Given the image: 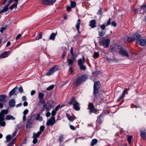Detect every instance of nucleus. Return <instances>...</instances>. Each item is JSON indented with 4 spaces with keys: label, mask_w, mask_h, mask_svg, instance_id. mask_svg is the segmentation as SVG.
Masks as SVG:
<instances>
[{
    "label": "nucleus",
    "mask_w": 146,
    "mask_h": 146,
    "mask_svg": "<svg viewBox=\"0 0 146 146\" xmlns=\"http://www.w3.org/2000/svg\"><path fill=\"white\" fill-rule=\"evenodd\" d=\"M70 105L73 104L74 109L76 111L80 110V107L79 104L74 98H72L69 102Z\"/></svg>",
    "instance_id": "obj_1"
},
{
    "label": "nucleus",
    "mask_w": 146,
    "mask_h": 146,
    "mask_svg": "<svg viewBox=\"0 0 146 146\" xmlns=\"http://www.w3.org/2000/svg\"><path fill=\"white\" fill-rule=\"evenodd\" d=\"M7 113V111L5 110H2L0 112V125L1 126H4L6 123L4 121L5 114Z\"/></svg>",
    "instance_id": "obj_2"
},
{
    "label": "nucleus",
    "mask_w": 146,
    "mask_h": 146,
    "mask_svg": "<svg viewBox=\"0 0 146 146\" xmlns=\"http://www.w3.org/2000/svg\"><path fill=\"white\" fill-rule=\"evenodd\" d=\"M87 76L86 75H83L78 77L76 80L75 84L79 85L85 81L87 79Z\"/></svg>",
    "instance_id": "obj_3"
},
{
    "label": "nucleus",
    "mask_w": 146,
    "mask_h": 146,
    "mask_svg": "<svg viewBox=\"0 0 146 146\" xmlns=\"http://www.w3.org/2000/svg\"><path fill=\"white\" fill-rule=\"evenodd\" d=\"M35 120V119L33 117V116H32L30 117L28 120L25 125L26 128H31L32 125L34 124Z\"/></svg>",
    "instance_id": "obj_4"
},
{
    "label": "nucleus",
    "mask_w": 146,
    "mask_h": 146,
    "mask_svg": "<svg viewBox=\"0 0 146 146\" xmlns=\"http://www.w3.org/2000/svg\"><path fill=\"white\" fill-rule=\"evenodd\" d=\"M58 67L57 66H55L51 69L49 70L46 72V75L48 76H50L53 74L58 69Z\"/></svg>",
    "instance_id": "obj_5"
},
{
    "label": "nucleus",
    "mask_w": 146,
    "mask_h": 146,
    "mask_svg": "<svg viewBox=\"0 0 146 146\" xmlns=\"http://www.w3.org/2000/svg\"><path fill=\"white\" fill-rule=\"evenodd\" d=\"M100 84L99 81L95 82L94 86L93 94L95 96L96 95L98 94L99 92V84Z\"/></svg>",
    "instance_id": "obj_6"
},
{
    "label": "nucleus",
    "mask_w": 146,
    "mask_h": 146,
    "mask_svg": "<svg viewBox=\"0 0 146 146\" xmlns=\"http://www.w3.org/2000/svg\"><path fill=\"white\" fill-rule=\"evenodd\" d=\"M56 1V0H42L41 3L42 5H49L53 4Z\"/></svg>",
    "instance_id": "obj_7"
},
{
    "label": "nucleus",
    "mask_w": 146,
    "mask_h": 146,
    "mask_svg": "<svg viewBox=\"0 0 146 146\" xmlns=\"http://www.w3.org/2000/svg\"><path fill=\"white\" fill-rule=\"evenodd\" d=\"M55 123V119L54 117H51L48 121L46 123L47 126L52 125Z\"/></svg>",
    "instance_id": "obj_8"
},
{
    "label": "nucleus",
    "mask_w": 146,
    "mask_h": 146,
    "mask_svg": "<svg viewBox=\"0 0 146 146\" xmlns=\"http://www.w3.org/2000/svg\"><path fill=\"white\" fill-rule=\"evenodd\" d=\"M88 108L90 110V112L92 113L93 112L96 113L97 111V110L95 108L92 103H90L88 105Z\"/></svg>",
    "instance_id": "obj_9"
},
{
    "label": "nucleus",
    "mask_w": 146,
    "mask_h": 146,
    "mask_svg": "<svg viewBox=\"0 0 146 146\" xmlns=\"http://www.w3.org/2000/svg\"><path fill=\"white\" fill-rule=\"evenodd\" d=\"M132 37L133 40H135L136 42L139 41V40L141 38L140 35L138 33H135L132 35Z\"/></svg>",
    "instance_id": "obj_10"
},
{
    "label": "nucleus",
    "mask_w": 146,
    "mask_h": 146,
    "mask_svg": "<svg viewBox=\"0 0 146 146\" xmlns=\"http://www.w3.org/2000/svg\"><path fill=\"white\" fill-rule=\"evenodd\" d=\"M119 53L121 55L124 56H126L127 57H129L128 53L125 50L123 49L122 48L120 50Z\"/></svg>",
    "instance_id": "obj_11"
},
{
    "label": "nucleus",
    "mask_w": 146,
    "mask_h": 146,
    "mask_svg": "<svg viewBox=\"0 0 146 146\" xmlns=\"http://www.w3.org/2000/svg\"><path fill=\"white\" fill-rule=\"evenodd\" d=\"M140 134L142 139H146V129L144 128H142Z\"/></svg>",
    "instance_id": "obj_12"
},
{
    "label": "nucleus",
    "mask_w": 146,
    "mask_h": 146,
    "mask_svg": "<svg viewBox=\"0 0 146 146\" xmlns=\"http://www.w3.org/2000/svg\"><path fill=\"white\" fill-rule=\"evenodd\" d=\"M110 40L108 39H107L105 40H104L102 42V45H103L104 47H107L109 46Z\"/></svg>",
    "instance_id": "obj_13"
},
{
    "label": "nucleus",
    "mask_w": 146,
    "mask_h": 146,
    "mask_svg": "<svg viewBox=\"0 0 146 146\" xmlns=\"http://www.w3.org/2000/svg\"><path fill=\"white\" fill-rule=\"evenodd\" d=\"M137 43L141 46H144L146 44V40L145 39L141 40V38Z\"/></svg>",
    "instance_id": "obj_14"
},
{
    "label": "nucleus",
    "mask_w": 146,
    "mask_h": 146,
    "mask_svg": "<svg viewBox=\"0 0 146 146\" xmlns=\"http://www.w3.org/2000/svg\"><path fill=\"white\" fill-rule=\"evenodd\" d=\"M89 25L93 28L96 27V20L94 19L91 20L90 21Z\"/></svg>",
    "instance_id": "obj_15"
},
{
    "label": "nucleus",
    "mask_w": 146,
    "mask_h": 146,
    "mask_svg": "<svg viewBox=\"0 0 146 146\" xmlns=\"http://www.w3.org/2000/svg\"><path fill=\"white\" fill-rule=\"evenodd\" d=\"M72 59L68 58L67 60V62H68V65L70 66L73 64L75 60V57H72Z\"/></svg>",
    "instance_id": "obj_16"
},
{
    "label": "nucleus",
    "mask_w": 146,
    "mask_h": 146,
    "mask_svg": "<svg viewBox=\"0 0 146 146\" xmlns=\"http://www.w3.org/2000/svg\"><path fill=\"white\" fill-rule=\"evenodd\" d=\"M57 34V32H56L55 33H52L50 35L49 37V39L50 40H52V41L54 40L55 36Z\"/></svg>",
    "instance_id": "obj_17"
},
{
    "label": "nucleus",
    "mask_w": 146,
    "mask_h": 146,
    "mask_svg": "<svg viewBox=\"0 0 146 146\" xmlns=\"http://www.w3.org/2000/svg\"><path fill=\"white\" fill-rule=\"evenodd\" d=\"M122 48L121 46L119 45L115 44V52H116V53L119 52Z\"/></svg>",
    "instance_id": "obj_18"
},
{
    "label": "nucleus",
    "mask_w": 146,
    "mask_h": 146,
    "mask_svg": "<svg viewBox=\"0 0 146 146\" xmlns=\"http://www.w3.org/2000/svg\"><path fill=\"white\" fill-rule=\"evenodd\" d=\"M85 58L84 56H83L82 60L80 59L78 61V64L79 66L83 65L85 63Z\"/></svg>",
    "instance_id": "obj_19"
},
{
    "label": "nucleus",
    "mask_w": 146,
    "mask_h": 146,
    "mask_svg": "<svg viewBox=\"0 0 146 146\" xmlns=\"http://www.w3.org/2000/svg\"><path fill=\"white\" fill-rule=\"evenodd\" d=\"M80 22H81L80 19H78V21L77 22V23H76V27L78 31V33H80L79 31V28L80 27Z\"/></svg>",
    "instance_id": "obj_20"
},
{
    "label": "nucleus",
    "mask_w": 146,
    "mask_h": 146,
    "mask_svg": "<svg viewBox=\"0 0 146 146\" xmlns=\"http://www.w3.org/2000/svg\"><path fill=\"white\" fill-rule=\"evenodd\" d=\"M15 101L14 99L11 100L9 102V105L10 107H14L15 105Z\"/></svg>",
    "instance_id": "obj_21"
},
{
    "label": "nucleus",
    "mask_w": 146,
    "mask_h": 146,
    "mask_svg": "<svg viewBox=\"0 0 146 146\" xmlns=\"http://www.w3.org/2000/svg\"><path fill=\"white\" fill-rule=\"evenodd\" d=\"M7 52H5L0 56V59L7 57L8 56Z\"/></svg>",
    "instance_id": "obj_22"
},
{
    "label": "nucleus",
    "mask_w": 146,
    "mask_h": 146,
    "mask_svg": "<svg viewBox=\"0 0 146 146\" xmlns=\"http://www.w3.org/2000/svg\"><path fill=\"white\" fill-rule=\"evenodd\" d=\"M5 119L7 120H14L15 118L13 116L10 115H7L5 118Z\"/></svg>",
    "instance_id": "obj_23"
},
{
    "label": "nucleus",
    "mask_w": 146,
    "mask_h": 146,
    "mask_svg": "<svg viewBox=\"0 0 146 146\" xmlns=\"http://www.w3.org/2000/svg\"><path fill=\"white\" fill-rule=\"evenodd\" d=\"M36 119L39 121H42V117L41 116L39 113L37 115V116L36 118Z\"/></svg>",
    "instance_id": "obj_24"
},
{
    "label": "nucleus",
    "mask_w": 146,
    "mask_h": 146,
    "mask_svg": "<svg viewBox=\"0 0 146 146\" xmlns=\"http://www.w3.org/2000/svg\"><path fill=\"white\" fill-rule=\"evenodd\" d=\"M66 116L68 118V119L70 121H72L74 120V119L73 117L71 116L69 114L66 113Z\"/></svg>",
    "instance_id": "obj_25"
},
{
    "label": "nucleus",
    "mask_w": 146,
    "mask_h": 146,
    "mask_svg": "<svg viewBox=\"0 0 146 146\" xmlns=\"http://www.w3.org/2000/svg\"><path fill=\"white\" fill-rule=\"evenodd\" d=\"M17 88V87H15L9 93L10 96H11L14 94L15 92L16 89Z\"/></svg>",
    "instance_id": "obj_26"
},
{
    "label": "nucleus",
    "mask_w": 146,
    "mask_h": 146,
    "mask_svg": "<svg viewBox=\"0 0 146 146\" xmlns=\"http://www.w3.org/2000/svg\"><path fill=\"white\" fill-rule=\"evenodd\" d=\"M18 4V3L17 2L13 4L9 7V9L11 10L14 8H15L17 7V6Z\"/></svg>",
    "instance_id": "obj_27"
},
{
    "label": "nucleus",
    "mask_w": 146,
    "mask_h": 146,
    "mask_svg": "<svg viewBox=\"0 0 146 146\" xmlns=\"http://www.w3.org/2000/svg\"><path fill=\"white\" fill-rule=\"evenodd\" d=\"M41 132L39 131L38 132L36 133H34L33 134V137L36 138L38 137L41 134Z\"/></svg>",
    "instance_id": "obj_28"
},
{
    "label": "nucleus",
    "mask_w": 146,
    "mask_h": 146,
    "mask_svg": "<svg viewBox=\"0 0 146 146\" xmlns=\"http://www.w3.org/2000/svg\"><path fill=\"white\" fill-rule=\"evenodd\" d=\"M12 137L11 135H8L6 136V141H5V143H7L9 141H10Z\"/></svg>",
    "instance_id": "obj_29"
},
{
    "label": "nucleus",
    "mask_w": 146,
    "mask_h": 146,
    "mask_svg": "<svg viewBox=\"0 0 146 146\" xmlns=\"http://www.w3.org/2000/svg\"><path fill=\"white\" fill-rule=\"evenodd\" d=\"M98 140L96 139H93L91 141V145L93 146L96 144Z\"/></svg>",
    "instance_id": "obj_30"
},
{
    "label": "nucleus",
    "mask_w": 146,
    "mask_h": 146,
    "mask_svg": "<svg viewBox=\"0 0 146 146\" xmlns=\"http://www.w3.org/2000/svg\"><path fill=\"white\" fill-rule=\"evenodd\" d=\"M106 32V31L102 30V31H99L98 32V34L100 36H103L105 34Z\"/></svg>",
    "instance_id": "obj_31"
},
{
    "label": "nucleus",
    "mask_w": 146,
    "mask_h": 146,
    "mask_svg": "<svg viewBox=\"0 0 146 146\" xmlns=\"http://www.w3.org/2000/svg\"><path fill=\"white\" fill-rule=\"evenodd\" d=\"M6 97V96L5 95H0V102L3 101Z\"/></svg>",
    "instance_id": "obj_32"
},
{
    "label": "nucleus",
    "mask_w": 146,
    "mask_h": 146,
    "mask_svg": "<svg viewBox=\"0 0 146 146\" xmlns=\"http://www.w3.org/2000/svg\"><path fill=\"white\" fill-rule=\"evenodd\" d=\"M70 5L71 6L72 8H74L76 7V3L74 1H71L70 3Z\"/></svg>",
    "instance_id": "obj_33"
},
{
    "label": "nucleus",
    "mask_w": 146,
    "mask_h": 146,
    "mask_svg": "<svg viewBox=\"0 0 146 146\" xmlns=\"http://www.w3.org/2000/svg\"><path fill=\"white\" fill-rule=\"evenodd\" d=\"M45 109H46V111H49L48 108L46 107V105L45 104H44L43 105V106L42 108V111H43L45 110Z\"/></svg>",
    "instance_id": "obj_34"
},
{
    "label": "nucleus",
    "mask_w": 146,
    "mask_h": 146,
    "mask_svg": "<svg viewBox=\"0 0 146 146\" xmlns=\"http://www.w3.org/2000/svg\"><path fill=\"white\" fill-rule=\"evenodd\" d=\"M44 97L43 94L41 92H40L38 93V97L39 99H43Z\"/></svg>",
    "instance_id": "obj_35"
},
{
    "label": "nucleus",
    "mask_w": 146,
    "mask_h": 146,
    "mask_svg": "<svg viewBox=\"0 0 146 146\" xmlns=\"http://www.w3.org/2000/svg\"><path fill=\"white\" fill-rule=\"evenodd\" d=\"M111 51L112 52H115V44L111 45L110 47Z\"/></svg>",
    "instance_id": "obj_36"
},
{
    "label": "nucleus",
    "mask_w": 146,
    "mask_h": 146,
    "mask_svg": "<svg viewBox=\"0 0 146 146\" xmlns=\"http://www.w3.org/2000/svg\"><path fill=\"white\" fill-rule=\"evenodd\" d=\"M128 90V89H127V88H125L124 90L123 91L122 93V95L121 96V98H123L125 96V91H127Z\"/></svg>",
    "instance_id": "obj_37"
},
{
    "label": "nucleus",
    "mask_w": 146,
    "mask_h": 146,
    "mask_svg": "<svg viewBox=\"0 0 146 146\" xmlns=\"http://www.w3.org/2000/svg\"><path fill=\"white\" fill-rule=\"evenodd\" d=\"M80 68L82 70H84L86 69V67L84 65H81L79 66Z\"/></svg>",
    "instance_id": "obj_38"
},
{
    "label": "nucleus",
    "mask_w": 146,
    "mask_h": 146,
    "mask_svg": "<svg viewBox=\"0 0 146 146\" xmlns=\"http://www.w3.org/2000/svg\"><path fill=\"white\" fill-rule=\"evenodd\" d=\"M8 7H6L5 6L4 7L3 9L1 10V11L2 13H3L4 12H5L7 11L8 10Z\"/></svg>",
    "instance_id": "obj_39"
},
{
    "label": "nucleus",
    "mask_w": 146,
    "mask_h": 146,
    "mask_svg": "<svg viewBox=\"0 0 146 146\" xmlns=\"http://www.w3.org/2000/svg\"><path fill=\"white\" fill-rule=\"evenodd\" d=\"M132 137V136L131 135L127 137V141L129 144L131 143Z\"/></svg>",
    "instance_id": "obj_40"
},
{
    "label": "nucleus",
    "mask_w": 146,
    "mask_h": 146,
    "mask_svg": "<svg viewBox=\"0 0 146 146\" xmlns=\"http://www.w3.org/2000/svg\"><path fill=\"white\" fill-rule=\"evenodd\" d=\"M54 87V86L53 85H51L50 86L46 88V90L48 91H49L52 90Z\"/></svg>",
    "instance_id": "obj_41"
},
{
    "label": "nucleus",
    "mask_w": 146,
    "mask_h": 146,
    "mask_svg": "<svg viewBox=\"0 0 146 146\" xmlns=\"http://www.w3.org/2000/svg\"><path fill=\"white\" fill-rule=\"evenodd\" d=\"M127 40L128 42H133V39L132 36L131 37V38H130L129 37H128L127 39Z\"/></svg>",
    "instance_id": "obj_42"
},
{
    "label": "nucleus",
    "mask_w": 146,
    "mask_h": 146,
    "mask_svg": "<svg viewBox=\"0 0 146 146\" xmlns=\"http://www.w3.org/2000/svg\"><path fill=\"white\" fill-rule=\"evenodd\" d=\"M106 27V26L104 24H102L100 26V28L102 30L105 31Z\"/></svg>",
    "instance_id": "obj_43"
},
{
    "label": "nucleus",
    "mask_w": 146,
    "mask_h": 146,
    "mask_svg": "<svg viewBox=\"0 0 146 146\" xmlns=\"http://www.w3.org/2000/svg\"><path fill=\"white\" fill-rule=\"evenodd\" d=\"M70 53L72 57H74V54L73 53V47H71V48Z\"/></svg>",
    "instance_id": "obj_44"
},
{
    "label": "nucleus",
    "mask_w": 146,
    "mask_h": 146,
    "mask_svg": "<svg viewBox=\"0 0 146 146\" xmlns=\"http://www.w3.org/2000/svg\"><path fill=\"white\" fill-rule=\"evenodd\" d=\"M99 56V54L98 52H95L93 55V57L94 58H97Z\"/></svg>",
    "instance_id": "obj_45"
},
{
    "label": "nucleus",
    "mask_w": 146,
    "mask_h": 146,
    "mask_svg": "<svg viewBox=\"0 0 146 146\" xmlns=\"http://www.w3.org/2000/svg\"><path fill=\"white\" fill-rule=\"evenodd\" d=\"M42 35L41 33H40L38 35L37 38H36V40H38L40 39H41L42 38Z\"/></svg>",
    "instance_id": "obj_46"
},
{
    "label": "nucleus",
    "mask_w": 146,
    "mask_h": 146,
    "mask_svg": "<svg viewBox=\"0 0 146 146\" xmlns=\"http://www.w3.org/2000/svg\"><path fill=\"white\" fill-rule=\"evenodd\" d=\"M34 139L33 140V143L35 144L38 141V140L36 139V138L33 137Z\"/></svg>",
    "instance_id": "obj_47"
},
{
    "label": "nucleus",
    "mask_w": 146,
    "mask_h": 146,
    "mask_svg": "<svg viewBox=\"0 0 146 146\" xmlns=\"http://www.w3.org/2000/svg\"><path fill=\"white\" fill-rule=\"evenodd\" d=\"M72 7L71 6H68L67 7L66 9L68 12H70L71 10Z\"/></svg>",
    "instance_id": "obj_48"
},
{
    "label": "nucleus",
    "mask_w": 146,
    "mask_h": 146,
    "mask_svg": "<svg viewBox=\"0 0 146 146\" xmlns=\"http://www.w3.org/2000/svg\"><path fill=\"white\" fill-rule=\"evenodd\" d=\"M44 126H41L40 127V132L41 131L43 132L44 131Z\"/></svg>",
    "instance_id": "obj_49"
},
{
    "label": "nucleus",
    "mask_w": 146,
    "mask_h": 146,
    "mask_svg": "<svg viewBox=\"0 0 146 146\" xmlns=\"http://www.w3.org/2000/svg\"><path fill=\"white\" fill-rule=\"evenodd\" d=\"M29 112V111L28 110L26 109L23 112V114H24L25 115H26Z\"/></svg>",
    "instance_id": "obj_50"
},
{
    "label": "nucleus",
    "mask_w": 146,
    "mask_h": 146,
    "mask_svg": "<svg viewBox=\"0 0 146 146\" xmlns=\"http://www.w3.org/2000/svg\"><path fill=\"white\" fill-rule=\"evenodd\" d=\"M19 92L20 93H22L23 91V89L22 86H20L19 88Z\"/></svg>",
    "instance_id": "obj_51"
},
{
    "label": "nucleus",
    "mask_w": 146,
    "mask_h": 146,
    "mask_svg": "<svg viewBox=\"0 0 146 146\" xmlns=\"http://www.w3.org/2000/svg\"><path fill=\"white\" fill-rule=\"evenodd\" d=\"M60 105H59L58 106H57L55 107L54 110L56 111H57L60 108Z\"/></svg>",
    "instance_id": "obj_52"
},
{
    "label": "nucleus",
    "mask_w": 146,
    "mask_h": 146,
    "mask_svg": "<svg viewBox=\"0 0 146 146\" xmlns=\"http://www.w3.org/2000/svg\"><path fill=\"white\" fill-rule=\"evenodd\" d=\"M111 19L110 18L108 20V21L107 23V26L109 25H110V22H111Z\"/></svg>",
    "instance_id": "obj_53"
},
{
    "label": "nucleus",
    "mask_w": 146,
    "mask_h": 146,
    "mask_svg": "<svg viewBox=\"0 0 146 146\" xmlns=\"http://www.w3.org/2000/svg\"><path fill=\"white\" fill-rule=\"evenodd\" d=\"M69 70L71 74H72L74 70L71 66L70 67Z\"/></svg>",
    "instance_id": "obj_54"
},
{
    "label": "nucleus",
    "mask_w": 146,
    "mask_h": 146,
    "mask_svg": "<svg viewBox=\"0 0 146 146\" xmlns=\"http://www.w3.org/2000/svg\"><path fill=\"white\" fill-rule=\"evenodd\" d=\"M56 111L54 110H53L51 112V115L52 116L56 114Z\"/></svg>",
    "instance_id": "obj_55"
},
{
    "label": "nucleus",
    "mask_w": 146,
    "mask_h": 146,
    "mask_svg": "<svg viewBox=\"0 0 146 146\" xmlns=\"http://www.w3.org/2000/svg\"><path fill=\"white\" fill-rule=\"evenodd\" d=\"M70 128L73 130H75L76 128L74 126L72 125H70Z\"/></svg>",
    "instance_id": "obj_56"
},
{
    "label": "nucleus",
    "mask_w": 146,
    "mask_h": 146,
    "mask_svg": "<svg viewBox=\"0 0 146 146\" xmlns=\"http://www.w3.org/2000/svg\"><path fill=\"white\" fill-rule=\"evenodd\" d=\"M112 25L114 27H115L116 25V24L115 22L113 21H112L111 23Z\"/></svg>",
    "instance_id": "obj_57"
},
{
    "label": "nucleus",
    "mask_w": 146,
    "mask_h": 146,
    "mask_svg": "<svg viewBox=\"0 0 146 146\" xmlns=\"http://www.w3.org/2000/svg\"><path fill=\"white\" fill-rule=\"evenodd\" d=\"M17 132V130L15 131L13 133V134H12V137L13 138V137H14L16 135Z\"/></svg>",
    "instance_id": "obj_58"
},
{
    "label": "nucleus",
    "mask_w": 146,
    "mask_h": 146,
    "mask_svg": "<svg viewBox=\"0 0 146 146\" xmlns=\"http://www.w3.org/2000/svg\"><path fill=\"white\" fill-rule=\"evenodd\" d=\"M26 115H25L23 114V121H25L26 120Z\"/></svg>",
    "instance_id": "obj_59"
},
{
    "label": "nucleus",
    "mask_w": 146,
    "mask_h": 146,
    "mask_svg": "<svg viewBox=\"0 0 146 146\" xmlns=\"http://www.w3.org/2000/svg\"><path fill=\"white\" fill-rule=\"evenodd\" d=\"M35 91L34 90H32L31 92V96H33L35 93Z\"/></svg>",
    "instance_id": "obj_60"
},
{
    "label": "nucleus",
    "mask_w": 146,
    "mask_h": 146,
    "mask_svg": "<svg viewBox=\"0 0 146 146\" xmlns=\"http://www.w3.org/2000/svg\"><path fill=\"white\" fill-rule=\"evenodd\" d=\"M28 105V103L26 101H25L24 102L23 104V105L25 106H27Z\"/></svg>",
    "instance_id": "obj_61"
},
{
    "label": "nucleus",
    "mask_w": 146,
    "mask_h": 146,
    "mask_svg": "<svg viewBox=\"0 0 146 146\" xmlns=\"http://www.w3.org/2000/svg\"><path fill=\"white\" fill-rule=\"evenodd\" d=\"M51 113L50 112H48L46 114V117H48L50 116Z\"/></svg>",
    "instance_id": "obj_62"
},
{
    "label": "nucleus",
    "mask_w": 146,
    "mask_h": 146,
    "mask_svg": "<svg viewBox=\"0 0 146 146\" xmlns=\"http://www.w3.org/2000/svg\"><path fill=\"white\" fill-rule=\"evenodd\" d=\"M22 101H25L27 100L26 97L25 96H23L22 98Z\"/></svg>",
    "instance_id": "obj_63"
},
{
    "label": "nucleus",
    "mask_w": 146,
    "mask_h": 146,
    "mask_svg": "<svg viewBox=\"0 0 146 146\" xmlns=\"http://www.w3.org/2000/svg\"><path fill=\"white\" fill-rule=\"evenodd\" d=\"M101 13H102V10H101V9H99L98 10V12L97 13V14L98 15H100L101 14Z\"/></svg>",
    "instance_id": "obj_64"
}]
</instances>
